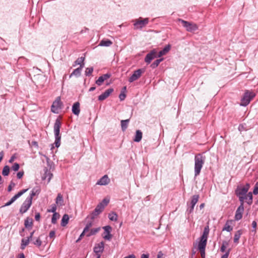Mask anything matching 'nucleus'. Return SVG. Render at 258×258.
Masks as SVG:
<instances>
[{"mask_svg":"<svg viewBox=\"0 0 258 258\" xmlns=\"http://www.w3.org/2000/svg\"><path fill=\"white\" fill-rule=\"evenodd\" d=\"M251 225L253 229L251 230V232L252 233H253L254 234H255L256 232V229L257 227V223L256 221H253Z\"/></svg>","mask_w":258,"mask_h":258,"instance_id":"c03bdc74","label":"nucleus"},{"mask_svg":"<svg viewBox=\"0 0 258 258\" xmlns=\"http://www.w3.org/2000/svg\"><path fill=\"white\" fill-rule=\"evenodd\" d=\"M242 231L241 230H239L237 231L236 232V233L234 234V242L235 243H237L238 242V240L242 234Z\"/></svg>","mask_w":258,"mask_h":258,"instance_id":"c85d7f7f","label":"nucleus"},{"mask_svg":"<svg viewBox=\"0 0 258 258\" xmlns=\"http://www.w3.org/2000/svg\"><path fill=\"white\" fill-rule=\"evenodd\" d=\"M245 200H247V203L248 205H251L252 203V194L251 192L248 193L247 195H246Z\"/></svg>","mask_w":258,"mask_h":258,"instance_id":"e433bc0d","label":"nucleus"},{"mask_svg":"<svg viewBox=\"0 0 258 258\" xmlns=\"http://www.w3.org/2000/svg\"><path fill=\"white\" fill-rule=\"evenodd\" d=\"M30 241L31 240L29 239L28 238H27V239L23 238L21 240V249L23 250L24 249L26 246L29 244Z\"/></svg>","mask_w":258,"mask_h":258,"instance_id":"393cba45","label":"nucleus"},{"mask_svg":"<svg viewBox=\"0 0 258 258\" xmlns=\"http://www.w3.org/2000/svg\"><path fill=\"white\" fill-rule=\"evenodd\" d=\"M19 168H20V165L17 163H14V165H13V166L12 167V169L15 171H18L19 170Z\"/></svg>","mask_w":258,"mask_h":258,"instance_id":"de8ad7c7","label":"nucleus"},{"mask_svg":"<svg viewBox=\"0 0 258 258\" xmlns=\"http://www.w3.org/2000/svg\"><path fill=\"white\" fill-rule=\"evenodd\" d=\"M113 91V89L112 88H109L106 90L103 93L101 94L98 97V100L100 101H103L107 98L110 94L112 93Z\"/></svg>","mask_w":258,"mask_h":258,"instance_id":"4468645a","label":"nucleus"},{"mask_svg":"<svg viewBox=\"0 0 258 258\" xmlns=\"http://www.w3.org/2000/svg\"><path fill=\"white\" fill-rule=\"evenodd\" d=\"M142 138V133L140 130H137L136 132V135L134 141L136 142L141 141Z\"/></svg>","mask_w":258,"mask_h":258,"instance_id":"a878e982","label":"nucleus"},{"mask_svg":"<svg viewBox=\"0 0 258 258\" xmlns=\"http://www.w3.org/2000/svg\"><path fill=\"white\" fill-rule=\"evenodd\" d=\"M104 208V205L102 204V203H99L95 210L92 212L91 215V218L92 219H95V218L98 216L99 214H100L103 211V210Z\"/></svg>","mask_w":258,"mask_h":258,"instance_id":"1a4fd4ad","label":"nucleus"},{"mask_svg":"<svg viewBox=\"0 0 258 258\" xmlns=\"http://www.w3.org/2000/svg\"><path fill=\"white\" fill-rule=\"evenodd\" d=\"M199 199V196L198 195H194L191 198V200L190 202V205H196V204L198 202Z\"/></svg>","mask_w":258,"mask_h":258,"instance_id":"f704fd0d","label":"nucleus"},{"mask_svg":"<svg viewBox=\"0 0 258 258\" xmlns=\"http://www.w3.org/2000/svg\"><path fill=\"white\" fill-rule=\"evenodd\" d=\"M15 186V183H14L13 181H11L10 182V185H9L8 187V191L9 192L11 191L12 189V187H14Z\"/></svg>","mask_w":258,"mask_h":258,"instance_id":"603ef678","label":"nucleus"},{"mask_svg":"<svg viewBox=\"0 0 258 258\" xmlns=\"http://www.w3.org/2000/svg\"><path fill=\"white\" fill-rule=\"evenodd\" d=\"M81 69L77 68L74 70L73 73L70 75V77L71 78L73 76H76L77 77H79L81 75Z\"/></svg>","mask_w":258,"mask_h":258,"instance_id":"72a5a7b5","label":"nucleus"},{"mask_svg":"<svg viewBox=\"0 0 258 258\" xmlns=\"http://www.w3.org/2000/svg\"><path fill=\"white\" fill-rule=\"evenodd\" d=\"M130 119H125L121 120V126L122 131H125L127 127Z\"/></svg>","mask_w":258,"mask_h":258,"instance_id":"cd10ccee","label":"nucleus"},{"mask_svg":"<svg viewBox=\"0 0 258 258\" xmlns=\"http://www.w3.org/2000/svg\"><path fill=\"white\" fill-rule=\"evenodd\" d=\"M255 96V93L252 91H246L241 99L240 105L245 106L248 105L250 100H252Z\"/></svg>","mask_w":258,"mask_h":258,"instance_id":"7ed1b4c3","label":"nucleus"},{"mask_svg":"<svg viewBox=\"0 0 258 258\" xmlns=\"http://www.w3.org/2000/svg\"><path fill=\"white\" fill-rule=\"evenodd\" d=\"M63 201L62 196L60 194H58L56 199V204H58L60 202Z\"/></svg>","mask_w":258,"mask_h":258,"instance_id":"49530a36","label":"nucleus"},{"mask_svg":"<svg viewBox=\"0 0 258 258\" xmlns=\"http://www.w3.org/2000/svg\"><path fill=\"white\" fill-rule=\"evenodd\" d=\"M110 182V179L107 175H104L97 182V184L100 185H107Z\"/></svg>","mask_w":258,"mask_h":258,"instance_id":"2eb2a0df","label":"nucleus"},{"mask_svg":"<svg viewBox=\"0 0 258 258\" xmlns=\"http://www.w3.org/2000/svg\"><path fill=\"white\" fill-rule=\"evenodd\" d=\"M124 258H136V257H135V255L131 254V255L127 256Z\"/></svg>","mask_w":258,"mask_h":258,"instance_id":"774afa93","label":"nucleus"},{"mask_svg":"<svg viewBox=\"0 0 258 258\" xmlns=\"http://www.w3.org/2000/svg\"><path fill=\"white\" fill-rule=\"evenodd\" d=\"M239 197V201L241 203L240 205L242 204L243 206L244 200L246 199V196H238Z\"/></svg>","mask_w":258,"mask_h":258,"instance_id":"8fccbe9b","label":"nucleus"},{"mask_svg":"<svg viewBox=\"0 0 258 258\" xmlns=\"http://www.w3.org/2000/svg\"><path fill=\"white\" fill-rule=\"evenodd\" d=\"M61 102L59 97H57L56 99L53 102L51 106V111L54 113H58V110L61 108Z\"/></svg>","mask_w":258,"mask_h":258,"instance_id":"9d476101","label":"nucleus"},{"mask_svg":"<svg viewBox=\"0 0 258 258\" xmlns=\"http://www.w3.org/2000/svg\"><path fill=\"white\" fill-rule=\"evenodd\" d=\"M163 253L161 251H159L157 254V258H162Z\"/></svg>","mask_w":258,"mask_h":258,"instance_id":"338daca9","label":"nucleus"},{"mask_svg":"<svg viewBox=\"0 0 258 258\" xmlns=\"http://www.w3.org/2000/svg\"><path fill=\"white\" fill-rule=\"evenodd\" d=\"M34 232H35V231H33L32 232H31L30 233V234L29 236L27 237V238H28L31 241L33 240V234H34Z\"/></svg>","mask_w":258,"mask_h":258,"instance_id":"0e129e2a","label":"nucleus"},{"mask_svg":"<svg viewBox=\"0 0 258 258\" xmlns=\"http://www.w3.org/2000/svg\"><path fill=\"white\" fill-rule=\"evenodd\" d=\"M244 211V206H242V204L240 205L237 209L235 215V220L238 221L240 220L242 217V214Z\"/></svg>","mask_w":258,"mask_h":258,"instance_id":"f8f14e48","label":"nucleus"},{"mask_svg":"<svg viewBox=\"0 0 258 258\" xmlns=\"http://www.w3.org/2000/svg\"><path fill=\"white\" fill-rule=\"evenodd\" d=\"M36 195V191H34V189H33L31 191V193L30 195L27 197V198H31V201H32V199L34 196Z\"/></svg>","mask_w":258,"mask_h":258,"instance_id":"5fc2aeb1","label":"nucleus"},{"mask_svg":"<svg viewBox=\"0 0 258 258\" xmlns=\"http://www.w3.org/2000/svg\"><path fill=\"white\" fill-rule=\"evenodd\" d=\"M125 97L126 95L125 94L124 92H121L119 95V98L121 101L124 100Z\"/></svg>","mask_w":258,"mask_h":258,"instance_id":"3c124183","label":"nucleus"},{"mask_svg":"<svg viewBox=\"0 0 258 258\" xmlns=\"http://www.w3.org/2000/svg\"><path fill=\"white\" fill-rule=\"evenodd\" d=\"M233 221L232 220H227L222 229L223 231H226L227 232H231L233 230V227L231 226Z\"/></svg>","mask_w":258,"mask_h":258,"instance_id":"f3484780","label":"nucleus"},{"mask_svg":"<svg viewBox=\"0 0 258 258\" xmlns=\"http://www.w3.org/2000/svg\"><path fill=\"white\" fill-rule=\"evenodd\" d=\"M69 220V215L67 214H64L61 219V225L63 227L66 226V225L68 223Z\"/></svg>","mask_w":258,"mask_h":258,"instance_id":"bb28decb","label":"nucleus"},{"mask_svg":"<svg viewBox=\"0 0 258 258\" xmlns=\"http://www.w3.org/2000/svg\"><path fill=\"white\" fill-rule=\"evenodd\" d=\"M207 242L206 241H205V240H200V241L198 244V249L199 250H204V249H205V248H206V244H207Z\"/></svg>","mask_w":258,"mask_h":258,"instance_id":"7c9ffc66","label":"nucleus"},{"mask_svg":"<svg viewBox=\"0 0 258 258\" xmlns=\"http://www.w3.org/2000/svg\"><path fill=\"white\" fill-rule=\"evenodd\" d=\"M33 243L36 246L39 247L42 244V241L40 237H38L35 240L33 241Z\"/></svg>","mask_w":258,"mask_h":258,"instance_id":"a19ab883","label":"nucleus"},{"mask_svg":"<svg viewBox=\"0 0 258 258\" xmlns=\"http://www.w3.org/2000/svg\"><path fill=\"white\" fill-rule=\"evenodd\" d=\"M72 112L73 113L76 115H78L80 112V103L78 102L75 103L72 107Z\"/></svg>","mask_w":258,"mask_h":258,"instance_id":"6ab92c4d","label":"nucleus"},{"mask_svg":"<svg viewBox=\"0 0 258 258\" xmlns=\"http://www.w3.org/2000/svg\"><path fill=\"white\" fill-rule=\"evenodd\" d=\"M112 42L109 40H102L100 42V45L103 46H109Z\"/></svg>","mask_w":258,"mask_h":258,"instance_id":"2f4dec72","label":"nucleus"},{"mask_svg":"<svg viewBox=\"0 0 258 258\" xmlns=\"http://www.w3.org/2000/svg\"><path fill=\"white\" fill-rule=\"evenodd\" d=\"M44 170V174L43 176H42V179L43 180L47 179V182H49L50 181L53 175L50 172V171L48 170V169L45 168Z\"/></svg>","mask_w":258,"mask_h":258,"instance_id":"a211bd4d","label":"nucleus"},{"mask_svg":"<svg viewBox=\"0 0 258 258\" xmlns=\"http://www.w3.org/2000/svg\"><path fill=\"white\" fill-rule=\"evenodd\" d=\"M209 231L210 230L208 226L205 227L203 233L201 237V240L207 241Z\"/></svg>","mask_w":258,"mask_h":258,"instance_id":"aec40b11","label":"nucleus"},{"mask_svg":"<svg viewBox=\"0 0 258 258\" xmlns=\"http://www.w3.org/2000/svg\"><path fill=\"white\" fill-rule=\"evenodd\" d=\"M9 172H10L9 167L8 165L5 166L3 169V171H2L3 175L4 176H8L9 174Z\"/></svg>","mask_w":258,"mask_h":258,"instance_id":"58836bf2","label":"nucleus"},{"mask_svg":"<svg viewBox=\"0 0 258 258\" xmlns=\"http://www.w3.org/2000/svg\"><path fill=\"white\" fill-rule=\"evenodd\" d=\"M171 46L170 45H166L162 50L160 51L158 53V57L165 55L170 49Z\"/></svg>","mask_w":258,"mask_h":258,"instance_id":"412c9836","label":"nucleus"},{"mask_svg":"<svg viewBox=\"0 0 258 258\" xmlns=\"http://www.w3.org/2000/svg\"><path fill=\"white\" fill-rule=\"evenodd\" d=\"M23 175H24V171H19L17 174V178H19V179H20V178H21L23 177Z\"/></svg>","mask_w":258,"mask_h":258,"instance_id":"6e6d98bb","label":"nucleus"},{"mask_svg":"<svg viewBox=\"0 0 258 258\" xmlns=\"http://www.w3.org/2000/svg\"><path fill=\"white\" fill-rule=\"evenodd\" d=\"M25 227L28 229H30L33 226V221L32 219L27 218L24 221Z\"/></svg>","mask_w":258,"mask_h":258,"instance_id":"b1692460","label":"nucleus"},{"mask_svg":"<svg viewBox=\"0 0 258 258\" xmlns=\"http://www.w3.org/2000/svg\"><path fill=\"white\" fill-rule=\"evenodd\" d=\"M158 57L157 51L155 49L151 50L149 53H148L145 58V61L147 63H150L152 60L154 59L156 57Z\"/></svg>","mask_w":258,"mask_h":258,"instance_id":"6e6552de","label":"nucleus"},{"mask_svg":"<svg viewBox=\"0 0 258 258\" xmlns=\"http://www.w3.org/2000/svg\"><path fill=\"white\" fill-rule=\"evenodd\" d=\"M16 159V157L15 155H13L11 158L9 160V162L10 163H12L14 160L15 159Z\"/></svg>","mask_w":258,"mask_h":258,"instance_id":"69168bd1","label":"nucleus"},{"mask_svg":"<svg viewBox=\"0 0 258 258\" xmlns=\"http://www.w3.org/2000/svg\"><path fill=\"white\" fill-rule=\"evenodd\" d=\"M163 60V58H160L156 59L155 61H154L151 65V67L153 69H154L158 66L159 63Z\"/></svg>","mask_w":258,"mask_h":258,"instance_id":"4c0bfd02","label":"nucleus"},{"mask_svg":"<svg viewBox=\"0 0 258 258\" xmlns=\"http://www.w3.org/2000/svg\"><path fill=\"white\" fill-rule=\"evenodd\" d=\"M40 218V214L39 213H36L35 216V219L36 221H39Z\"/></svg>","mask_w":258,"mask_h":258,"instance_id":"052dcab7","label":"nucleus"},{"mask_svg":"<svg viewBox=\"0 0 258 258\" xmlns=\"http://www.w3.org/2000/svg\"><path fill=\"white\" fill-rule=\"evenodd\" d=\"M253 194L255 195L258 194V182H257L254 185Z\"/></svg>","mask_w":258,"mask_h":258,"instance_id":"09e8293b","label":"nucleus"},{"mask_svg":"<svg viewBox=\"0 0 258 258\" xmlns=\"http://www.w3.org/2000/svg\"><path fill=\"white\" fill-rule=\"evenodd\" d=\"M149 18H146L143 19L140 17L139 19H135L133 21L134 22V29H141L144 27L149 23Z\"/></svg>","mask_w":258,"mask_h":258,"instance_id":"20e7f679","label":"nucleus"},{"mask_svg":"<svg viewBox=\"0 0 258 258\" xmlns=\"http://www.w3.org/2000/svg\"><path fill=\"white\" fill-rule=\"evenodd\" d=\"M85 60V57H81L78 58L75 61V63L76 65H78L84 62Z\"/></svg>","mask_w":258,"mask_h":258,"instance_id":"a18cd8bd","label":"nucleus"},{"mask_svg":"<svg viewBox=\"0 0 258 258\" xmlns=\"http://www.w3.org/2000/svg\"><path fill=\"white\" fill-rule=\"evenodd\" d=\"M205 157L198 154L195 157V176L199 175L205 161Z\"/></svg>","mask_w":258,"mask_h":258,"instance_id":"f257e3e1","label":"nucleus"},{"mask_svg":"<svg viewBox=\"0 0 258 258\" xmlns=\"http://www.w3.org/2000/svg\"><path fill=\"white\" fill-rule=\"evenodd\" d=\"M61 127V122L58 119H56L54 124V133L55 135V147L58 148L60 145L61 136L60 135V128Z\"/></svg>","mask_w":258,"mask_h":258,"instance_id":"f03ea898","label":"nucleus"},{"mask_svg":"<svg viewBox=\"0 0 258 258\" xmlns=\"http://www.w3.org/2000/svg\"><path fill=\"white\" fill-rule=\"evenodd\" d=\"M200 252L201 253V256L203 258H204L205 257V249L200 250Z\"/></svg>","mask_w":258,"mask_h":258,"instance_id":"e2e57ef3","label":"nucleus"},{"mask_svg":"<svg viewBox=\"0 0 258 258\" xmlns=\"http://www.w3.org/2000/svg\"><path fill=\"white\" fill-rule=\"evenodd\" d=\"M117 215L114 212L110 213L108 215L109 220L112 221H116L117 219Z\"/></svg>","mask_w":258,"mask_h":258,"instance_id":"473e14b6","label":"nucleus"},{"mask_svg":"<svg viewBox=\"0 0 258 258\" xmlns=\"http://www.w3.org/2000/svg\"><path fill=\"white\" fill-rule=\"evenodd\" d=\"M230 251V249H229L225 254L222 255L221 258H228Z\"/></svg>","mask_w":258,"mask_h":258,"instance_id":"4d7b16f0","label":"nucleus"},{"mask_svg":"<svg viewBox=\"0 0 258 258\" xmlns=\"http://www.w3.org/2000/svg\"><path fill=\"white\" fill-rule=\"evenodd\" d=\"M92 226V222H88L84 229V233H87L89 231L90 227Z\"/></svg>","mask_w":258,"mask_h":258,"instance_id":"79ce46f5","label":"nucleus"},{"mask_svg":"<svg viewBox=\"0 0 258 258\" xmlns=\"http://www.w3.org/2000/svg\"><path fill=\"white\" fill-rule=\"evenodd\" d=\"M248 187H242L236 190L237 196H246L248 191Z\"/></svg>","mask_w":258,"mask_h":258,"instance_id":"5701e85b","label":"nucleus"},{"mask_svg":"<svg viewBox=\"0 0 258 258\" xmlns=\"http://www.w3.org/2000/svg\"><path fill=\"white\" fill-rule=\"evenodd\" d=\"M59 214L58 213H54L53 214L52 218H51V223L52 224H55L56 223L57 220L59 218Z\"/></svg>","mask_w":258,"mask_h":258,"instance_id":"c9c22d12","label":"nucleus"},{"mask_svg":"<svg viewBox=\"0 0 258 258\" xmlns=\"http://www.w3.org/2000/svg\"><path fill=\"white\" fill-rule=\"evenodd\" d=\"M31 205L32 201H31V198H27L20 207V213L22 214L26 213L30 208Z\"/></svg>","mask_w":258,"mask_h":258,"instance_id":"423d86ee","label":"nucleus"},{"mask_svg":"<svg viewBox=\"0 0 258 258\" xmlns=\"http://www.w3.org/2000/svg\"><path fill=\"white\" fill-rule=\"evenodd\" d=\"M100 230V227L93 228L90 230V231L87 233V236L89 237L91 235H95L96 233L99 232Z\"/></svg>","mask_w":258,"mask_h":258,"instance_id":"c756f323","label":"nucleus"},{"mask_svg":"<svg viewBox=\"0 0 258 258\" xmlns=\"http://www.w3.org/2000/svg\"><path fill=\"white\" fill-rule=\"evenodd\" d=\"M85 233L87 234V233H84V231H83V232L80 235L79 238L76 240V242H78L82 238L83 236H84V235Z\"/></svg>","mask_w":258,"mask_h":258,"instance_id":"680f3d73","label":"nucleus"},{"mask_svg":"<svg viewBox=\"0 0 258 258\" xmlns=\"http://www.w3.org/2000/svg\"><path fill=\"white\" fill-rule=\"evenodd\" d=\"M178 21L181 22L182 26L185 28L186 31L188 32H192L198 29V26L193 23L189 22L181 19H179Z\"/></svg>","mask_w":258,"mask_h":258,"instance_id":"39448f33","label":"nucleus"},{"mask_svg":"<svg viewBox=\"0 0 258 258\" xmlns=\"http://www.w3.org/2000/svg\"><path fill=\"white\" fill-rule=\"evenodd\" d=\"M109 200L106 199H103L102 202L101 203H102L104 207L106 206L109 203Z\"/></svg>","mask_w":258,"mask_h":258,"instance_id":"bf43d9fd","label":"nucleus"},{"mask_svg":"<svg viewBox=\"0 0 258 258\" xmlns=\"http://www.w3.org/2000/svg\"><path fill=\"white\" fill-rule=\"evenodd\" d=\"M104 243L103 241L96 244L94 247V252L95 253H102L103 251Z\"/></svg>","mask_w":258,"mask_h":258,"instance_id":"dca6fc26","label":"nucleus"},{"mask_svg":"<svg viewBox=\"0 0 258 258\" xmlns=\"http://www.w3.org/2000/svg\"><path fill=\"white\" fill-rule=\"evenodd\" d=\"M228 245H229L228 242H227L226 241H224L222 242V245L221 246L220 251L222 252H224L225 251L226 248L228 246Z\"/></svg>","mask_w":258,"mask_h":258,"instance_id":"ea45409f","label":"nucleus"},{"mask_svg":"<svg viewBox=\"0 0 258 258\" xmlns=\"http://www.w3.org/2000/svg\"><path fill=\"white\" fill-rule=\"evenodd\" d=\"M145 71L143 69H138L134 71L133 74L128 79V81L132 83L140 78Z\"/></svg>","mask_w":258,"mask_h":258,"instance_id":"0eeeda50","label":"nucleus"},{"mask_svg":"<svg viewBox=\"0 0 258 258\" xmlns=\"http://www.w3.org/2000/svg\"><path fill=\"white\" fill-rule=\"evenodd\" d=\"M111 75L109 73L104 74L99 77L98 80L96 81V84L98 86H100L105 80L109 79Z\"/></svg>","mask_w":258,"mask_h":258,"instance_id":"ddd939ff","label":"nucleus"},{"mask_svg":"<svg viewBox=\"0 0 258 258\" xmlns=\"http://www.w3.org/2000/svg\"><path fill=\"white\" fill-rule=\"evenodd\" d=\"M28 190V189H23L19 192H18L16 195H15L12 199L10 200L13 203H14L17 199L22 196L25 192H26Z\"/></svg>","mask_w":258,"mask_h":258,"instance_id":"4be33fe9","label":"nucleus"},{"mask_svg":"<svg viewBox=\"0 0 258 258\" xmlns=\"http://www.w3.org/2000/svg\"><path fill=\"white\" fill-rule=\"evenodd\" d=\"M93 71V68L90 67L87 68L85 71V75L86 76H90Z\"/></svg>","mask_w":258,"mask_h":258,"instance_id":"37998d69","label":"nucleus"},{"mask_svg":"<svg viewBox=\"0 0 258 258\" xmlns=\"http://www.w3.org/2000/svg\"><path fill=\"white\" fill-rule=\"evenodd\" d=\"M103 229L104 230L103 238L106 240H110L112 238V235L110 234L111 231L112 230V228L110 226H106L103 227Z\"/></svg>","mask_w":258,"mask_h":258,"instance_id":"9b49d317","label":"nucleus"},{"mask_svg":"<svg viewBox=\"0 0 258 258\" xmlns=\"http://www.w3.org/2000/svg\"><path fill=\"white\" fill-rule=\"evenodd\" d=\"M55 232L54 231H53V230L51 231L49 234V237L50 238H53L55 236Z\"/></svg>","mask_w":258,"mask_h":258,"instance_id":"13d9d810","label":"nucleus"},{"mask_svg":"<svg viewBox=\"0 0 258 258\" xmlns=\"http://www.w3.org/2000/svg\"><path fill=\"white\" fill-rule=\"evenodd\" d=\"M56 207L55 205H53L51 209H48L47 212H52L53 214L56 212Z\"/></svg>","mask_w":258,"mask_h":258,"instance_id":"864d4df0","label":"nucleus"}]
</instances>
